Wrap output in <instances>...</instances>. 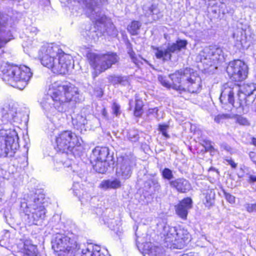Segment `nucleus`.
I'll return each instance as SVG.
<instances>
[{
  "label": "nucleus",
  "mask_w": 256,
  "mask_h": 256,
  "mask_svg": "<svg viewBox=\"0 0 256 256\" xmlns=\"http://www.w3.org/2000/svg\"><path fill=\"white\" fill-rule=\"evenodd\" d=\"M78 88L73 84H60L57 82L52 85L48 94L40 102L44 114L49 118L64 110L65 103L78 99Z\"/></svg>",
  "instance_id": "obj_1"
},
{
  "label": "nucleus",
  "mask_w": 256,
  "mask_h": 256,
  "mask_svg": "<svg viewBox=\"0 0 256 256\" xmlns=\"http://www.w3.org/2000/svg\"><path fill=\"white\" fill-rule=\"evenodd\" d=\"M39 56L42 64L54 73L66 74L72 65V56L64 53L54 43L44 44L40 50Z\"/></svg>",
  "instance_id": "obj_2"
},
{
  "label": "nucleus",
  "mask_w": 256,
  "mask_h": 256,
  "mask_svg": "<svg viewBox=\"0 0 256 256\" xmlns=\"http://www.w3.org/2000/svg\"><path fill=\"white\" fill-rule=\"evenodd\" d=\"M170 82L165 76H159V82L164 87L172 88L181 93L188 91L191 93L197 92L202 86V80L193 69H180L169 75Z\"/></svg>",
  "instance_id": "obj_3"
},
{
  "label": "nucleus",
  "mask_w": 256,
  "mask_h": 256,
  "mask_svg": "<svg viewBox=\"0 0 256 256\" xmlns=\"http://www.w3.org/2000/svg\"><path fill=\"white\" fill-rule=\"evenodd\" d=\"M43 194L28 196L21 202L20 208L27 216L30 224H40L46 217V210L44 206Z\"/></svg>",
  "instance_id": "obj_4"
},
{
  "label": "nucleus",
  "mask_w": 256,
  "mask_h": 256,
  "mask_svg": "<svg viewBox=\"0 0 256 256\" xmlns=\"http://www.w3.org/2000/svg\"><path fill=\"white\" fill-rule=\"evenodd\" d=\"M4 74V79L7 80L14 87L23 90L32 76V73L26 66H12L5 64L0 68Z\"/></svg>",
  "instance_id": "obj_5"
},
{
  "label": "nucleus",
  "mask_w": 256,
  "mask_h": 256,
  "mask_svg": "<svg viewBox=\"0 0 256 256\" xmlns=\"http://www.w3.org/2000/svg\"><path fill=\"white\" fill-rule=\"evenodd\" d=\"M256 88V86L254 84H244L242 88L240 89V86L232 82L226 83L222 88L221 94L220 98V102L224 104L229 103L234 107H240L242 105V100H239L238 102H234V93L236 92H239L240 91L245 96H250L253 94ZM238 96L240 97V94L238 93Z\"/></svg>",
  "instance_id": "obj_6"
},
{
  "label": "nucleus",
  "mask_w": 256,
  "mask_h": 256,
  "mask_svg": "<svg viewBox=\"0 0 256 256\" xmlns=\"http://www.w3.org/2000/svg\"><path fill=\"white\" fill-rule=\"evenodd\" d=\"M162 234L166 246L170 248H182L190 241V235L184 228L164 226Z\"/></svg>",
  "instance_id": "obj_7"
},
{
  "label": "nucleus",
  "mask_w": 256,
  "mask_h": 256,
  "mask_svg": "<svg viewBox=\"0 0 256 256\" xmlns=\"http://www.w3.org/2000/svg\"><path fill=\"white\" fill-rule=\"evenodd\" d=\"M88 62L94 69L93 78L96 77L98 74L110 68L119 60L117 54L114 52H108L105 54H96L90 52L87 54Z\"/></svg>",
  "instance_id": "obj_8"
},
{
  "label": "nucleus",
  "mask_w": 256,
  "mask_h": 256,
  "mask_svg": "<svg viewBox=\"0 0 256 256\" xmlns=\"http://www.w3.org/2000/svg\"><path fill=\"white\" fill-rule=\"evenodd\" d=\"M52 244L56 256H74L80 248L75 238H71L62 234L54 236Z\"/></svg>",
  "instance_id": "obj_9"
},
{
  "label": "nucleus",
  "mask_w": 256,
  "mask_h": 256,
  "mask_svg": "<svg viewBox=\"0 0 256 256\" xmlns=\"http://www.w3.org/2000/svg\"><path fill=\"white\" fill-rule=\"evenodd\" d=\"M18 133L14 129L0 130V157H12L19 147Z\"/></svg>",
  "instance_id": "obj_10"
},
{
  "label": "nucleus",
  "mask_w": 256,
  "mask_h": 256,
  "mask_svg": "<svg viewBox=\"0 0 256 256\" xmlns=\"http://www.w3.org/2000/svg\"><path fill=\"white\" fill-rule=\"evenodd\" d=\"M1 114L2 120L14 125L27 120V116L23 112H18L16 105L12 102L7 101L2 106Z\"/></svg>",
  "instance_id": "obj_11"
},
{
  "label": "nucleus",
  "mask_w": 256,
  "mask_h": 256,
  "mask_svg": "<svg viewBox=\"0 0 256 256\" xmlns=\"http://www.w3.org/2000/svg\"><path fill=\"white\" fill-rule=\"evenodd\" d=\"M85 6L86 14L93 21L98 24H104L106 18L102 14L100 6L107 0H77Z\"/></svg>",
  "instance_id": "obj_12"
},
{
  "label": "nucleus",
  "mask_w": 256,
  "mask_h": 256,
  "mask_svg": "<svg viewBox=\"0 0 256 256\" xmlns=\"http://www.w3.org/2000/svg\"><path fill=\"white\" fill-rule=\"evenodd\" d=\"M198 58L205 65L206 68H207L218 60H222L224 59L223 52L220 48L206 47L200 52Z\"/></svg>",
  "instance_id": "obj_13"
},
{
  "label": "nucleus",
  "mask_w": 256,
  "mask_h": 256,
  "mask_svg": "<svg viewBox=\"0 0 256 256\" xmlns=\"http://www.w3.org/2000/svg\"><path fill=\"white\" fill-rule=\"evenodd\" d=\"M188 42L186 40H178L176 42L168 44L166 48L161 47L154 48L155 50V56L158 59H162L164 61L171 60L172 53L178 52L182 49L186 48Z\"/></svg>",
  "instance_id": "obj_14"
},
{
  "label": "nucleus",
  "mask_w": 256,
  "mask_h": 256,
  "mask_svg": "<svg viewBox=\"0 0 256 256\" xmlns=\"http://www.w3.org/2000/svg\"><path fill=\"white\" fill-rule=\"evenodd\" d=\"M56 142L57 150L62 152L66 150H71L75 146L79 144L76 134L70 130L61 132L56 136Z\"/></svg>",
  "instance_id": "obj_15"
},
{
  "label": "nucleus",
  "mask_w": 256,
  "mask_h": 256,
  "mask_svg": "<svg viewBox=\"0 0 256 256\" xmlns=\"http://www.w3.org/2000/svg\"><path fill=\"white\" fill-rule=\"evenodd\" d=\"M226 72L230 78L236 82H240L246 78L248 73L247 65L240 60L229 62Z\"/></svg>",
  "instance_id": "obj_16"
},
{
  "label": "nucleus",
  "mask_w": 256,
  "mask_h": 256,
  "mask_svg": "<svg viewBox=\"0 0 256 256\" xmlns=\"http://www.w3.org/2000/svg\"><path fill=\"white\" fill-rule=\"evenodd\" d=\"M8 16L0 13V48L10 40L11 34L6 26Z\"/></svg>",
  "instance_id": "obj_17"
},
{
  "label": "nucleus",
  "mask_w": 256,
  "mask_h": 256,
  "mask_svg": "<svg viewBox=\"0 0 256 256\" xmlns=\"http://www.w3.org/2000/svg\"><path fill=\"white\" fill-rule=\"evenodd\" d=\"M116 174L118 176L121 177L122 179L128 178L132 174L130 160L128 158H122L121 160H119Z\"/></svg>",
  "instance_id": "obj_18"
},
{
  "label": "nucleus",
  "mask_w": 256,
  "mask_h": 256,
  "mask_svg": "<svg viewBox=\"0 0 256 256\" xmlns=\"http://www.w3.org/2000/svg\"><path fill=\"white\" fill-rule=\"evenodd\" d=\"M90 161L113 160L112 156H110L109 150L106 147H96L90 156Z\"/></svg>",
  "instance_id": "obj_19"
},
{
  "label": "nucleus",
  "mask_w": 256,
  "mask_h": 256,
  "mask_svg": "<svg viewBox=\"0 0 256 256\" xmlns=\"http://www.w3.org/2000/svg\"><path fill=\"white\" fill-rule=\"evenodd\" d=\"M170 186L180 193H186L192 189V186L189 181L184 178H178L170 180L169 182Z\"/></svg>",
  "instance_id": "obj_20"
},
{
  "label": "nucleus",
  "mask_w": 256,
  "mask_h": 256,
  "mask_svg": "<svg viewBox=\"0 0 256 256\" xmlns=\"http://www.w3.org/2000/svg\"><path fill=\"white\" fill-rule=\"evenodd\" d=\"M192 200L190 198L182 200L176 206V214L182 219H186L188 210L192 207Z\"/></svg>",
  "instance_id": "obj_21"
},
{
  "label": "nucleus",
  "mask_w": 256,
  "mask_h": 256,
  "mask_svg": "<svg viewBox=\"0 0 256 256\" xmlns=\"http://www.w3.org/2000/svg\"><path fill=\"white\" fill-rule=\"evenodd\" d=\"M144 256H166L162 248L154 246L151 242H147L144 246Z\"/></svg>",
  "instance_id": "obj_22"
},
{
  "label": "nucleus",
  "mask_w": 256,
  "mask_h": 256,
  "mask_svg": "<svg viewBox=\"0 0 256 256\" xmlns=\"http://www.w3.org/2000/svg\"><path fill=\"white\" fill-rule=\"evenodd\" d=\"M94 169L98 172L105 173L108 167L114 164V160H98L90 161Z\"/></svg>",
  "instance_id": "obj_23"
},
{
  "label": "nucleus",
  "mask_w": 256,
  "mask_h": 256,
  "mask_svg": "<svg viewBox=\"0 0 256 256\" xmlns=\"http://www.w3.org/2000/svg\"><path fill=\"white\" fill-rule=\"evenodd\" d=\"M122 186L121 182L118 178L103 180L100 184V188L104 190L116 189Z\"/></svg>",
  "instance_id": "obj_24"
},
{
  "label": "nucleus",
  "mask_w": 256,
  "mask_h": 256,
  "mask_svg": "<svg viewBox=\"0 0 256 256\" xmlns=\"http://www.w3.org/2000/svg\"><path fill=\"white\" fill-rule=\"evenodd\" d=\"M81 34L86 39H91L96 40L98 38V32L95 27L92 26H87L85 29L81 31Z\"/></svg>",
  "instance_id": "obj_25"
},
{
  "label": "nucleus",
  "mask_w": 256,
  "mask_h": 256,
  "mask_svg": "<svg viewBox=\"0 0 256 256\" xmlns=\"http://www.w3.org/2000/svg\"><path fill=\"white\" fill-rule=\"evenodd\" d=\"M144 187L149 190L151 192H159L160 190V184L156 179H152L146 182Z\"/></svg>",
  "instance_id": "obj_26"
},
{
  "label": "nucleus",
  "mask_w": 256,
  "mask_h": 256,
  "mask_svg": "<svg viewBox=\"0 0 256 256\" xmlns=\"http://www.w3.org/2000/svg\"><path fill=\"white\" fill-rule=\"evenodd\" d=\"M98 250H100V246L90 244L86 248L82 250L81 256H97Z\"/></svg>",
  "instance_id": "obj_27"
},
{
  "label": "nucleus",
  "mask_w": 256,
  "mask_h": 256,
  "mask_svg": "<svg viewBox=\"0 0 256 256\" xmlns=\"http://www.w3.org/2000/svg\"><path fill=\"white\" fill-rule=\"evenodd\" d=\"M142 9L146 15L157 14L158 10L156 4H151L150 2L143 6Z\"/></svg>",
  "instance_id": "obj_28"
},
{
  "label": "nucleus",
  "mask_w": 256,
  "mask_h": 256,
  "mask_svg": "<svg viewBox=\"0 0 256 256\" xmlns=\"http://www.w3.org/2000/svg\"><path fill=\"white\" fill-rule=\"evenodd\" d=\"M143 102L142 100L138 98V96H136L135 106L134 110V114L136 116H140L143 112L142 107Z\"/></svg>",
  "instance_id": "obj_29"
},
{
  "label": "nucleus",
  "mask_w": 256,
  "mask_h": 256,
  "mask_svg": "<svg viewBox=\"0 0 256 256\" xmlns=\"http://www.w3.org/2000/svg\"><path fill=\"white\" fill-rule=\"evenodd\" d=\"M140 26L141 24L140 22L134 20L128 26V30L132 35H136L138 34Z\"/></svg>",
  "instance_id": "obj_30"
},
{
  "label": "nucleus",
  "mask_w": 256,
  "mask_h": 256,
  "mask_svg": "<svg viewBox=\"0 0 256 256\" xmlns=\"http://www.w3.org/2000/svg\"><path fill=\"white\" fill-rule=\"evenodd\" d=\"M128 138L132 142H136L139 139L138 132L136 130H130L128 133Z\"/></svg>",
  "instance_id": "obj_31"
},
{
  "label": "nucleus",
  "mask_w": 256,
  "mask_h": 256,
  "mask_svg": "<svg viewBox=\"0 0 256 256\" xmlns=\"http://www.w3.org/2000/svg\"><path fill=\"white\" fill-rule=\"evenodd\" d=\"M128 54L133 62L134 63L136 66H139V64L141 62H140V59H142L140 56H136L134 52L132 50V48L129 49Z\"/></svg>",
  "instance_id": "obj_32"
},
{
  "label": "nucleus",
  "mask_w": 256,
  "mask_h": 256,
  "mask_svg": "<svg viewBox=\"0 0 256 256\" xmlns=\"http://www.w3.org/2000/svg\"><path fill=\"white\" fill-rule=\"evenodd\" d=\"M162 175L164 178L170 180L174 178L172 170L168 168H164L162 170Z\"/></svg>",
  "instance_id": "obj_33"
},
{
  "label": "nucleus",
  "mask_w": 256,
  "mask_h": 256,
  "mask_svg": "<svg viewBox=\"0 0 256 256\" xmlns=\"http://www.w3.org/2000/svg\"><path fill=\"white\" fill-rule=\"evenodd\" d=\"M168 126L166 124H159L158 130L162 132V136L166 138H168L170 136L167 133V130L168 128Z\"/></svg>",
  "instance_id": "obj_34"
},
{
  "label": "nucleus",
  "mask_w": 256,
  "mask_h": 256,
  "mask_svg": "<svg viewBox=\"0 0 256 256\" xmlns=\"http://www.w3.org/2000/svg\"><path fill=\"white\" fill-rule=\"evenodd\" d=\"M234 119L236 122L238 123L240 125L242 126H248L249 125V122L247 119L241 116H234Z\"/></svg>",
  "instance_id": "obj_35"
},
{
  "label": "nucleus",
  "mask_w": 256,
  "mask_h": 256,
  "mask_svg": "<svg viewBox=\"0 0 256 256\" xmlns=\"http://www.w3.org/2000/svg\"><path fill=\"white\" fill-rule=\"evenodd\" d=\"M230 116L229 114H220L214 118V121L217 123H220L222 122V120L224 119L230 118Z\"/></svg>",
  "instance_id": "obj_36"
},
{
  "label": "nucleus",
  "mask_w": 256,
  "mask_h": 256,
  "mask_svg": "<svg viewBox=\"0 0 256 256\" xmlns=\"http://www.w3.org/2000/svg\"><path fill=\"white\" fill-rule=\"evenodd\" d=\"M244 207L248 212H256V203L254 204H246Z\"/></svg>",
  "instance_id": "obj_37"
},
{
  "label": "nucleus",
  "mask_w": 256,
  "mask_h": 256,
  "mask_svg": "<svg viewBox=\"0 0 256 256\" xmlns=\"http://www.w3.org/2000/svg\"><path fill=\"white\" fill-rule=\"evenodd\" d=\"M80 187L78 184H75L73 186V191L74 194L76 196H78L80 200V198L82 199L84 198L83 196L80 195V190H78V188Z\"/></svg>",
  "instance_id": "obj_38"
},
{
  "label": "nucleus",
  "mask_w": 256,
  "mask_h": 256,
  "mask_svg": "<svg viewBox=\"0 0 256 256\" xmlns=\"http://www.w3.org/2000/svg\"><path fill=\"white\" fill-rule=\"evenodd\" d=\"M224 195L225 198L228 202L230 204H234L235 202L236 198L234 196L225 192H224Z\"/></svg>",
  "instance_id": "obj_39"
},
{
  "label": "nucleus",
  "mask_w": 256,
  "mask_h": 256,
  "mask_svg": "<svg viewBox=\"0 0 256 256\" xmlns=\"http://www.w3.org/2000/svg\"><path fill=\"white\" fill-rule=\"evenodd\" d=\"M76 120L78 121V124L80 126H84L87 123L86 120L82 116H78L76 118Z\"/></svg>",
  "instance_id": "obj_40"
},
{
  "label": "nucleus",
  "mask_w": 256,
  "mask_h": 256,
  "mask_svg": "<svg viewBox=\"0 0 256 256\" xmlns=\"http://www.w3.org/2000/svg\"><path fill=\"white\" fill-rule=\"evenodd\" d=\"M120 106L118 104H117L116 102H114L112 104V112H113L114 114L116 116H118V115H119L120 114Z\"/></svg>",
  "instance_id": "obj_41"
},
{
  "label": "nucleus",
  "mask_w": 256,
  "mask_h": 256,
  "mask_svg": "<svg viewBox=\"0 0 256 256\" xmlns=\"http://www.w3.org/2000/svg\"><path fill=\"white\" fill-rule=\"evenodd\" d=\"M158 108H149L148 110V116H152L156 118L158 116Z\"/></svg>",
  "instance_id": "obj_42"
},
{
  "label": "nucleus",
  "mask_w": 256,
  "mask_h": 256,
  "mask_svg": "<svg viewBox=\"0 0 256 256\" xmlns=\"http://www.w3.org/2000/svg\"><path fill=\"white\" fill-rule=\"evenodd\" d=\"M246 175L248 178L247 181L248 182L252 183L256 182V175L250 174V172L247 173Z\"/></svg>",
  "instance_id": "obj_43"
},
{
  "label": "nucleus",
  "mask_w": 256,
  "mask_h": 256,
  "mask_svg": "<svg viewBox=\"0 0 256 256\" xmlns=\"http://www.w3.org/2000/svg\"><path fill=\"white\" fill-rule=\"evenodd\" d=\"M120 76H111L109 78V80L113 84H119Z\"/></svg>",
  "instance_id": "obj_44"
},
{
  "label": "nucleus",
  "mask_w": 256,
  "mask_h": 256,
  "mask_svg": "<svg viewBox=\"0 0 256 256\" xmlns=\"http://www.w3.org/2000/svg\"><path fill=\"white\" fill-rule=\"evenodd\" d=\"M119 84H120L123 86H126L128 84V80L126 76H120Z\"/></svg>",
  "instance_id": "obj_45"
},
{
  "label": "nucleus",
  "mask_w": 256,
  "mask_h": 256,
  "mask_svg": "<svg viewBox=\"0 0 256 256\" xmlns=\"http://www.w3.org/2000/svg\"><path fill=\"white\" fill-rule=\"evenodd\" d=\"M249 156L251 160L256 164V152H250L249 153Z\"/></svg>",
  "instance_id": "obj_46"
},
{
  "label": "nucleus",
  "mask_w": 256,
  "mask_h": 256,
  "mask_svg": "<svg viewBox=\"0 0 256 256\" xmlns=\"http://www.w3.org/2000/svg\"><path fill=\"white\" fill-rule=\"evenodd\" d=\"M226 161L228 162V164L230 165V166L232 168H236L237 166V164H236L232 160H228Z\"/></svg>",
  "instance_id": "obj_47"
},
{
  "label": "nucleus",
  "mask_w": 256,
  "mask_h": 256,
  "mask_svg": "<svg viewBox=\"0 0 256 256\" xmlns=\"http://www.w3.org/2000/svg\"><path fill=\"white\" fill-rule=\"evenodd\" d=\"M29 30L30 32L33 33L35 34H36L38 32V30L36 28L32 26L29 28Z\"/></svg>",
  "instance_id": "obj_48"
},
{
  "label": "nucleus",
  "mask_w": 256,
  "mask_h": 256,
  "mask_svg": "<svg viewBox=\"0 0 256 256\" xmlns=\"http://www.w3.org/2000/svg\"><path fill=\"white\" fill-rule=\"evenodd\" d=\"M205 148L206 151H210L214 150L213 146L210 144H208Z\"/></svg>",
  "instance_id": "obj_49"
},
{
  "label": "nucleus",
  "mask_w": 256,
  "mask_h": 256,
  "mask_svg": "<svg viewBox=\"0 0 256 256\" xmlns=\"http://www.w3.org/2000/svg\"><path fill=\"white\" fill-rule=\"evenodd\" d=\"M210 199L214 198V192L213 190H210Z\"/></svg>",
  "instance_id": "obj_50"
},
{
  "label": "nucleus",
  "mask_w": 256,
  "mask_h": 256,
  "mask_svg": "<svg viewBox=\"0 0 256 256\" xmlns=\"http://www.w3.org/2000/svg\"><path fill=\"white\" fill-rule=\"evenodd\" d=\"M252 144L256 146V138H252Z\"/></svg>",
  "instance_id": "obj_51"
},
{
  "label": "nucleus",
  "mask_w": 256,
  "mask_h": 256,
  "mask_svg": "<svg viewBox=\"0 0 256 256\" xmlns=\"http://www.w3.org/2000/svg\"><path fill=\"white\" fill-rule=\"evenodd\" d=\"M224 149L228 151L230 150V148L228 146H224Z\"/></svg>",
  "instance_id": "obj_52"
},
{
  "label": "nucleus",
  "mask_w": 256,
  "mask_h": 256,
  "mask_svg": "<svg viewBox=\"0 0 256 256\" xmlns=\"http://www.w3.org/2000/svg\"><path fill=\"white\" fill-rule=\"evenodd\" d=\"M103 114H104V116H106V112H105V110H103Z\"/></svg>",
  "instance_id": "obj_53"
},
{
  "label": "nucleus",
  "mask_w": 256,
  "mask_h": 256,
  "mask_svg": "<svg viewBox=\"0 0 256 256\" xmlns=\"http://www.w3.org/2000/svg\"><path fill=\"white\" fill-rule=\"evenodd\" d=\"M131 102H131V101H130V108H132Z\"/></svg>",
  "instance_id": "obj_54"
},
{
  "label": "nucleus",
  "mask_w": 256,
  "mask_h": 256,
  "mask_svg": "<svg viewBox=\"0 0 256 256\" xmlns=\"http://www.w3.org/2000/svg\"><path fill=\"white\" fill-rule=\"evenodd\" d=\"M206 198L207 200H208V196H206Z\"/></svg>",
  "instance_id": "obj_55"
},
{
  "label": "nucleus",
  "mask_w": 256,
  "mask_h": 256,
  "mask_svg": "<svg viewBox=\"0 0 256 256\" xmlns=\"http://www.w3.org/2000/svg\"><path fill=\"white\" fill-rule=\"evenodd\" d=\"M114 34H117V32H114Z\"/></svg>",
  "instance_id": "obj_56"
}]
</instances>
